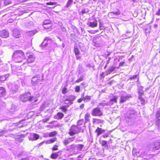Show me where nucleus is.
<instances>
[{
  "mask_svg": "<svg viewBox=\"0 0 160 160\" xmlns=\"http://www.w3.org/2000/svg\"><path fill=\"white\" fill-rule=\"evenodd\" d=\"M58 146L55 145L52 148V150L54 151L57 150L58 149Z\"/></svg>",
  "mask_w": 160,
  "mask_h": 160,
  "instance_id": "864d4df0",
  "label": "nucleus"
},
{
  "mask_svg": "<svg viewBox=\"0 0 160 160\" xmlns=\"http://www.w3.org/2000/svg\"><path fill=\"white\" fill-rule=\"evenodd\" d=\"M67 92V89L66 88H64L62 90V93L65 94Z\"/></svg>",
  "mask_w": 160,
  "mask_h": 160,
  "instance_id": "603ef678",
  "label": "nucleus"
},
{
  "mask_svg": "<svg viewBox=\"0 0 160 160\" xmlns=\"http://www.w3.org/2000/svg\"><path fill=\"white\" fill-rule=\"evenodd\" d=\"M70 142H70L69 140V139L68 138L67 139H66L64 140L63 141V143L64 145L65 146L67 145L68 144H69Z\"/></svg>",
  "mask_w": 160,
  "mask_h": 160,
  "instance_id": "c756f323",
  "label": "nucleus"
},
{
  "mask_svg": "<svg viewBox=\"0 0 160 160\" xmlns=\"http://www.w3.org/2000/svg\"><path fill=\"white\" fill-rule=\"evenodd\" d=\"M118 96H115L113 97L112 98L110 99V103L112 105L114 103H116L118 99Z\"/></svg>",
  "mask_w": 160,
  "mask_h": 160,
  "instance_id": "f3484780",
  "label": "nucleus"
},
{
  "mask_svg": "<svg viewBox=\"0 0 160 160\" xmlns=\"http://www.w3.org/2000/svg\"><path fill=\"white\" fill-rule=\"evenodd\" d=\"M84 106V104H82L80 106V108L81 109L83 108Z\"/></svg>",
  "mask_w": 160,
  "mask_h": 160,
  "instance_id": "e2e57ef3",
  "label": "nucleus"
},
{
  "mask_svg": "<svg viewBox=\"0 0 160 160\" xmlns=\"http://www.w3.org/2000/svg\"><path fill=\"white\" fill-rule=\"evenodd\" d=\"M87 24L88 25L89 27L92 28L96 27L97 26V21L95 19L90 20L88 21L87 23Z\"/></svg>",
  "mask_w": 160,
  "mask_h": 160,
  "instance_id": "6e6552de",
  "label": "nucleus"
},
{
  "mask_svg": "<svg viewBox=\"0 0 160 160\" xmlns=\"http://www.w3.org/2000/svg\"><path fill=\"white\" fill-rule=\"evenodd\" d=\"M84 123V120L83 119H81L79 121L77 125L78 127H80V126L82 125L83 123Z\"/></svg>",
  "mask_w": 160,
  "mask_h": 160,
  "instance_id": "4c0bfd02",
  "label": "nucleus"
},
{
  "mask_svg": "<svg viewBox=\"0 0 160 160\" xmlns=\"http://www.w3.org/2000/svg\"><path fill=\"white\" fill-rule=\"evenodd\" d=\"M74 52L76 55H78L79 54V51L78 48L74 47Z\"/></svg>",
  "mask_w": 160,
  "mask_h": 160,
  "instance_id": "a19ab883",
  "label": "nucleus"
},
{
  "mask_svg": "<svg viewBox=\"0 0 160 160\" xmlns=\"http://www.w3.org/2000/svg\"><path fill=\"white\" fill-rule=\"evenodd\" d=\"M12 32L13 36L16 38H19L21 36L20 31L17 29H14Z\"/></svg>",
  "mask_w": 160,
  "mask_h": 160,
  "instance_id": "9b49d317",
  "label": "nucleus"
},
{
  "mask_svg": "<svg viewBox=\"0 0 160 160\" xmlns=\"http://www.w3.org/2000/svg\"><path fill=\"white\" fill-rule=\"evenodd\" d=\"M61 152L60 151L58 152L52 153L51 156V157L53 159L56 158L58 156L61 154Z\"/></svg>",
  "mask_w": 160,
  "mask_h": 160,
  "instance_id": "6ab92c4d",
  "label": "nucleus"
},
{
  "mask_svg": "<svg viewBox=\"0 0 160 160\" xmlns=\"http://www.w3.org/2000/svg\"><path fill=\"white\" fill-rule=\"evenodd\" d=\"M62 31L63 32H65V31H66V29L64 27L62 28Z\"/></svg>",
  "mask_w": 160,
  "mask_h": 160,
  "instance_id": "338daca9",
  "label": "nucleus"
},
{
  "mask_svg": "<svg viewBox=\"0 0 160 160\" xmlns=\"http://www.w3.org/2000/svg\"><path fill=\"white\" fill-rule=\"evenodd\" d=\"M64 114L61 112H58L55 116L56 118L57 119H61L63 118Z\"/></svg>",
  "mask_w": 160,
  "mask_h": 160,
  "instance_id": "5701e85b",
  "label": "nucleus"
},
{
  "mask_svg": "<svg viewBox=\"0 0 160 160\" xmlns=\"http://www.w3.org/2000/svg\"><path fill=\"white\" fill-rule=\"evenodd\" d=\"M91 114L93 116L100 117L102 115V112L99 108L97 107L92 110Z\"/></svg>",
  "mask_w": 160,
  "mask_h": 160,
  "instance_id": "423d86ee",
  "label": "nucleus"
},
{
  "mask_svg": "<svg viewBox=\"0 0 160 160\" xmlns=\"http://www.w3.org/2000/svg\"><path fill=\"white\" fill-rule=\"evenodd\" d=\"M68 138L69 140V141L71 142L73 141L74 140V137L69 138Z\"/></svg>",
  "mask_w": 160,
  "mask_h": 160,
  "instance_id": "6e6d98bb",
  "label": "nucleus"
},
{
  "mask_svg": "<svg viewBox=\"0 0 160 160\" xmlns=\"http://www.w3.org/2000/svg\"><path fill=\"white\" fill-rule=\"evenodd\" d=\"M9 76V74H6L5 75L1 76L0 78V80L1 81H4Z\"/></svg>",
  "mask_w": 160,
  "mask_h": 160,
  "instance_id": "cd10ccee",
  "label": "nucleus"
},
{
  "mask_svg": "<svg viewBox=\"0 0 160 160\" xmlns=\"http://www.w3.org/2000/svg\"><path fill=\"white\" fill-rule=\"evenodd\" d=\"M17 75L20 77H18L21 80L24 79L25 78V74H22L21 72H18V74H17Z\"/></svg>",
  "mask_w": 160,
  "mask_h": 160,
  "instance_id": "b1692460",
  "label": "nucleus"
},
{
  "mask_svg": "<svg viewBox=\"0 0 160 160\" xmlns=\"http://www.w3.org/2000/svg\"><path fill=\"white\" fill-rule=\"evenodd\" d=\"M43 28L46 29H49L51 28V24H49L47 25H43Z\"/></svg>",
  "mask_w": 160,
  "mask_h": 160,
  "instance_id": "ea45409f",
  "label": "nucleus"
},
{
  "mask_svg": "<svg viewBox=\"0 0 160 160\" xmlns=\"http://www.w3.org/2000/svg\"><path fill=\"white\" fill-rule=\"evenodd\" d=\"M91 96L87 95L83 98L84 101L85 102H88L91 99Z\"/></svg>",
  "mask_w": 160,
  "mask_h": 160,
  "instance_id": "7c9ffc66",
  "label": "nucleus"
},
{
  "mask_svg": "<svg viewBox=\"0 0 160 160\" xmlns=\"http://www.w3.org/2000/svg\"><path fill=\"white\" fill-rule=\"evenodd\" d=\"M5 94V90L2 87H0V95L1 96H3Z\"/></svg>",
  "mask_w": 160,
  "mask_h": 160,
  "instance_id": "393cba45",
  "label": "nucleus"
},
{
  "mask_svg": "<svg viewBox=\"0 0 160 160\" xmlns=\"http://www.w3.org/2000/svg\"><path fill=\"white\" fill-rule=\"evenodd\" d=\"M100 143L102 146H104V148L106 149H108V145L107 144V141L103 140L100 141Z\"/></svg>",
  "mask_w": 160,
  "mask_h": 160,
  "instance_id": "a211bd4d",
  "label": "nucleus"
},
{
  "mask_svg": "<svg viewBox=\"0 0 160 160\" xmlns=\"http://www.w3.org/2000/svg\"><path fill=\"white\" fill-rule=\"evenodd\" d=\"M141 154L139 155V156L141 157H143L144 156H146L148 154V151L147 150H145L141 152Z\"/></svg>",
  "mask_w": 160,
  "mask_h": 160,
  "instance_id": "c85d7f7f",
  "label": "nucleus"
},
{
  "mask_svg": "<svg viewBox=\"0 0 160 160\" xmlns=\"http://www.w3.org/2000/svg\"><path fill=\"white\" fill-rule=\"evenodd\" d=\"M99 105L102 106H105L107 105V104L102 101V102L99 103Z\"/></svg>",
  "mask_w": 160,
  "mask_h": 160,
  "instance_id": "8fccbe9b",
  "label": "nucleus"
},
{
  "mask_svg": "<svg viewBox=\"0 0 160 160\" xmlns=\"http://www.w3.org/2000/svg\"><path fill=\"white\" fill-rule=\"evenodd\" d=\"M135 113V111L132 109H131L128 112V113L129 114L130 116H129V118H130L131 117V115L134 114Z\"/></svg>",
  "mask_w": 160,
  "mask_h": 160,
  "instance_id": "2f4dec72",
  "label": "nucleus"
},
{
  "mask_svg": "<svg viewBox=\"0 0 160 160\" xmlns=\"http://www.w3.org/2000/svg\"><path fill=\"white\" fill-rule=\"evenodd\" d=\"M75 99V97L71 95L64 98V104H67V107H68L73 103V101Z\"/></svg>",
  "mask_w": 160,
  "mask_h": 160,
  "instance_id": "39448f33",
  "label": "nucleus"
},
{
  "mask_svg": "<svg viewBox=\"0 0 160 160\" xmlns=\"http://www.w3.org/2000/svg\"><path fill=\"white\" fill-rule=\"evenodd\" d=\"M90 114L88 113H87L85 116V122H88L89 121V118L90 117Z\"/></svg>",
  "mask_w": 160,
  "mask_h": 160,
  "instance_id": "bb28decb",
  "label": "nucleus"
},
{
  "mask_svg": "<svg viewBox=\"0 0 160 160\" xmlns=\"http://www.w3.org/2000/svg\"><path fill=\"white\" fill-rule=\"evenodd\" d=\"M35 60V57L32 55H30L28 56V59H27L28 62V63H32Z\"/></svg>",
  "mask_w": 160,
  "mask_h": 160,
  "instance_id": "2eb2a0df",
  "label": "nucleus"
},
{
  "mask_svg": "<svg viewBox=\"0 0 160 160\" xmlns=\"http://www.w3.org/2000/svg\"><path fill=\"white\" fill-rule=\"evenodd\" d=\"M99 29L100 30H102L104 29V28L102 25L101 24L99 25Z\"/></svg>",
  "mask_w": 160,
  "mask_h": 160,
  "instance_id": "13d9d810",
  "label": "nucleus"
},
{
  "mask_svg": "<svg viewBox=\"0 0 160 160\" xmlns=\"http://www.w3.org/2000/svg\"><path fill=\"white\" fill-rule=\"evenodd\" d=\"M57 134V132L53 131L48 133V136L50 137H52L55 136Z\"/></svg>",
  "mask_w": 160,
  "mask_h": 160,
  "instance_id": "72a5a7b5",
  "label": "nucleus"
},
{
  "mask_svg": "<svg viewBox=\"0 0 160 160\" xmlns=\"http://www.w3.org/2000/svg\"><path fill=\"white\" fill-rule=\"evenodd\" d=\"M89 10L87 8L83 9L82 11V13L84 14L89 12Z\"/></svg>",
  "mask_w": 160,
  "mask_h": 160,
  "instance_id": "37998d69",
  "label": "nucleus"
},
{
  "mask_svg": "<svg viewBox=\"0 0 160 160\" xmlns=\"http://www.w3.org/2000/svg\"><path fill=\"white\" fill-rule=\"evenodd\" d=\"M4 5H7L10 4L11 3V0H5L3 1Z\"/></svg>",
  "mask_w": 160,
  "mask_h": 160,
  "instance_id": "f704fd0d",
  "label": "nucleus"
},
{
  "mask_svg": "<svg viewBox=\"0 0 160 160\" xmlns=\"http://www.w3.org/2000/svg\"><path fill=\"white\" fill-rule=\"evenodd\" d=\"M48 120H49V119L48 118V119H43L42 121H43V122H47V121H48Z\"/></svg>",
  "mask_w": 160,
  "mask_h": 160,
  "instance_id": "0e129e2a",
  "label": "nucleus"
},
{
  "mask_svg": "<svg viewBox=\"0 0 160 160\" xmlns=\"http://www.w3.org/2000/svg\"><path fill=\"white\" fill-rule=\"evenodd\" d=\"M12 59L16 62H20L25 58V57L23 52L21 50H17L14 52Z\"/></svg>",
  "mask_w": 160,
  "mask_h": 160,
  "instance_id": "f257e3e1",
  "label": "nucleus"
},
{
  "mask_svg": "<svg viewBox=\"0 0 160 160\" xmlns=\"http://www.w3.org/2000/svg\"><path fill=\"white\" fill-rule=\"evenodd\" d=\"M139 96H141L144 94L143 91L142 89L139 88L138 91Z\"/></svg>",
  "mask_w": 160,
  "mask_h": 160,
  "instance_id": "de8ad7c7",
  "label": "nucleus"
},
{
  "mask_svg": "<svg viewBox=\"0 0 160 160\" xmlns=\"http://www.w3.org/2000/svg\"><path fill=\"white\" fill-rule=\"evenodd\" d=\"M139 99L140 100V103L141 104L143 105L145 103V100H144L142 97L141 96H139L138 97Z\"/></svg>",
  "mask_w": 160,
  "mask_h": 160,
  "instance_id": "c9c22d12",
  "label": "nucleus"
},
{
  "mask_svg": "<svg viewBox=\"0 0 160 160\" xmlns=\"http://www.w3.org/2000/svg\"><path fill=\"white\" fill-rule=\"evenodd\" d=\"M96 132H97L98 136H99L102 133L104 132L105 130L104 129H102L101 128H98L96 130Z\"/></svg>",
  "mask_w": 160,
  "mask_h": 160,
  "instance_id": "aec40b11",
  "label": "nucleus"
},
{
  "mask_svg": "<svg viewBox=\"0 0 160 160\" xmlns=\"http://www.w3.org/2000/svg\"><path fill=\"white\" fill-rule=\"evenodd\" d=\"M72 0H68L67 4L66 5V7L68 8L72 4Z\"/></svg>",
  "mask_w": 160,
  "mask_h": 160,
  "instance_id": "e433bc0d",
  "label": "nucleus"
},
{
  "mask_svg": "<svg viewBox=\"0 0 160 160\" xmlns=\"http://www.w3.org/2000/svg\"><path fill=\"white\" fill-rule=\"evenodd\" d=\"M56 3L55 2H47L46 4L47 5H56Z\"/></svg>",
  "mask_w": 160,
  "mask_h": 160,
  "instance_id": "09e8293b",
  "label": "nucleus"
},
{
  "mask_svg": "<svg viewBox=\"0 0 160 160\" xmlns=\"http://www.w3.org/2000/svg\"><path fill=\"white\" fill-rule=\"evenodd\" d=\"M125 62H120L119 64V66H122L125 63Z\"/></svg>",
  "mask_w": 160,
  "mask_h": 160,
  "instance_id": "052dcab7",
  "label": "nucleus"
},
{
  "mask_svg": "<svg viewBox=\"0 0 160 160\" xmlns=\"http://www.w3.org/2000/svg\"><path fill=\"white\" fill-rule=\"evenodd\" d=\"M116 68V67L114 66H110L108 70L106 72V75H108L111 73Z\"/></svg>",
  "mask_w": 160,
  "mask_h": 160,
  "instance_id": "4468645a",
  "label": "nucleus"
},
{
  "mask_svg": "<svg viewBox=\"0 0 160 160\" xmlns=\"http://www.w3.org/2000/svg\"><path fill=\"white\" fill-rule=\"evenodd\" d=\"M80 88L79 86H77L75 88V92H78L80 91Z\"/></svg>",
  "mask_w": 160,
  "mask_h": 160,
  "instance_id": "3c124183",
  "label": "nucleus"
},
{
  "mask_svg": "<svg viewBox=\"0 0 160 160\" xmlns=\"http://www.w3.org/2000/svg\"><path fill=\"white\" fill-rule=\"evenodd\" d=\"M130 97V96L128 95L121 96L120 97V103H123L126 101Z\"/></svg>",
  "mask_w": 160,
  "mask_h": 160,
  "instance_id": "ddd939ff",
  "label": "nucleus"
},
{
  "mask_svg": "<svg viewBox=\"0 0 160 160\" xmlns=\"http://www.w3.org/2000/svg\"><path fill=\"white\" fill-rule=\"evenodd\" d=\"M20 99L23 102H26L29 101L30 102H35L37 101L38 100L33 97L30 96V94L29 93L27 94L22 95L20 96Z\"/></svg>",
  "mask_w": 160,
  "mask_h": 160,
  "instance_id": "f03ea898",
  "label": "nucleus"
},
{
  "mask_svg": "<svg viewBox=\"0 0 160 160\" xmlns=\"http://www.w3.org/2000/svg\"><path fill=\"white\" fill-rule=\"evenodd\" d=\"M9 35L8 32L5 30L0 31V36L2 38H7Z\"/></svg>",
  "mask_w": 160,
  "mask_h": 160,
  "instance_id": "9d476101",
  "label": "nucleus"
},
{
  "mask_svg": "<svg viewBox=\"0 0 160 160\" xmlns=\"http://www.w3.org/2000/svg\"><path fill=\"white\" fill-rule=\"evenodd\" d=\"M17 12H19V13L18 14L19 15H22L23 14V13L26 12H25V11H23L22 10H17Z\"/></svg>",
  "mask_w": 160,
  "mask_h": 160,
  "instance_id": "79ce46f5",
  "label": "nucleus"
},
{
  "mask_svg": "<svg viewBox=\"0 0 160 160\" xmlns=\"http://www.w3.org/2000/svg\"><path fill=\"white\" fill-rule=\"evenodd\" d=\"M137 75H135L133 76L132 77H130L129 78V79H133L136 78H137Z\"/></svg>",
  "mask_w": 160,
  "mask_h": 160,
  "instance_id": "4d7b16f0",
  "label": "nucleus"
},
{
  "mask_svg": "<svg viewBox=\"0 0 160 160\" xmlns=\"http://www.w3.org/2000/svg\"><path fill=\"white\" fill-rule=\"evenodd\" d=\"M57 140V138H53L50 139L48 141L47 143H51L55 141H56Z\"/></svg>",
  "mask_w": 160,
  "mask_h": 160,
  "instance_id": "473e14b6",
  "label": "nucleus"
},
{
  "mask_svg": "<svg viewBox=\"0 0 160 160\" xmlns=\"http://www.w3.org/2000/svg\"><path fill=\"white\" fill-rule=\"evenodd\" d=\"M82 78H80L78 79L75 82L76 83H78V82H79L82 81Z\"/></svg>",
  "mask_w": 160,
  "mask_h": 160,
  "instance_id": "5fc2aeb1",
  "label": "nucleus"
},
{
  "mask_svg": "<svg viewBox=\"0 0 160 160\" xmlns=\"http://www.w3.org/2000/svg\"><path fill=\"white\" fill-rule=\"evenodd\" d=\"M83 147L84 146L82 144H72L70 146H67L66 148V150L68 151L71 149L81 151Z\"/></svg>",
  "mask_w": 160,
  "mask_h": 160,
  "instance_id": "7ed1b4c3",
  "label": "nucleus"
},
{
  "mask_svg": "<svg viewBox=\"0 0 160 160\" xmlns=\"http://www.w3.org/2000/svg\"><path fill=\"white\" fill-rule=\"evenodd\" d=\"M41 80V78L38 75H37L32 77V83L33 85H36Z\"/></svg>",
  "mask_w": 160,
  "mask_h": 160,
  "instance_id": "0eeeda50",
  "label": "nucleus"
},
{
  "mask_svg": "<svg viewBox=\"0 0 160 160\" xmlns=\"http://www.w3.org/2000/svg\"><path fill=\"white\" fill-rule=\"evenodd\" d=\"M157 14L158 15H160V9H159V10L157 12Z\"/></svg>",
  "mask_w": 160,
  "mask_h": 160,
  "instance_id": "69168bd1",
  "label": "nucleus"
},
{
  "mask_svg": "<svg viewBox=\"0 0 160 160\" xmlns=\"http://www.w3.org/2000/svg\"><path fill=\"white\" fill-rule=\"evenodd\" d=\"M98 30H91L88 31V32L90 33L91 34H95L96 32H98Z\"/></svg>",
  "mask_w": 160,
  "mask_h": 160,
  "instance_id": "a18cd8bd",
  "label": "nucleus"
},
{
  "mask_svg": "<svg viewBox=\"0 0 160 160\" xmlns=\"http://www.w3.org/2000/svg\"><path fill=\"white\" fill-rule=\"evenodd\" d=\"M39 137V136L38 134L34 133L31 135V138H30L29 139L30 140L33 141L38 139Z\"/></svg>",
  "mask_w": 160,
  "mask_h": 160,
  "instance_id": "dca6fc26",
  "label": "nucleus"
},
{
  "mask_svg": "<svg viewBox=\"0 0 160 160\" xmlns=\"http://www.w3.org/2000/svg\"><path fill=\"white\" fill-rule=\"evenodd\" d=\"M151 148L153 151L159 149L160 148V142H157L154 143L152 145Z\"/></svg>",
  "mask_w": 160,
  "mask_h": 160,
  "instance_id": "1a4fd4ad",
  "label": "nucleus"
},
{
  "mask_svg": "<svg viewBox=\"0 0 160 160\" xmlns=\"http://www.w3.org/2000/svg\"><path fill=\"white\" fill-rule=\"evenodd\" d=\"M103 121L102 120L97 119L93 118L92 119V122L93 123H102L103 122Z\"/></svg>",
  "mask_w": 160,
  "mask_h": 160,
  "instance_id": "4be33fe9",
  "label": "nucleus"
},
{
  "mask_svg": "<svg viewBox=\"0 0 160 160\" xmlns=\"http://www.w3.org/2000/svg\"><path fill=\"white\" fill-rule=\"evenodd\" d=\"M82 100L84 101L83 98H81L78 100V102L80 103Z\"/></svg>",
  "mask_w": 160,
  "mask_h": 160,
  "instance_id": "bf43d9fd",
  "label": "nucleus"
},
{
  "mask_svg": "<svg viewBox=\"0 0 160 160\" xmlns=\"http://www.w3.org/2000/svg\"><path fill=\"white\" fill-rule=\"evenodd\" d=\"M81 129V127L76 126H72L69 130L68 134L70 136H72L79 132Z\"/></svg>",
  "mask_w": 160,
  "mask_h": 160,
  "instance_id": "20e7f679",
  "label": "nucleus"
},
{
  "mask_svg": "<svg viewBox=\"0 0 160 160\" xmlns=\"http://www.w3.org/2000/svg\"><path fill=\"white\" fill-rule=\"evenodd\" d=\"M120 11L119 10H118L117 12H109L108 15L109 16H113V14L115 16H118L120 15Z\"/></svg>",
  "mask_w": 160,
  "mask_h": 160,
  "instance_id": "412c9836",
  "label": "nucleus"
},
{
  "mask_svg": "<svg viewBox=\"0 0 160 160\" xmlns=\"http://www.w3.org/2000/svg\"><path fill=\"white\" fill-rule=\"evenodd\" d=\"M106 72H102L101 74V77H104L105 76H106Z\"/></svg>",
  "mask_w": 160,
  "mask_h": 160,
  "instance_id": "680f3d73",
  "label": "nucleus"
},
{
  "mask_svg": "<svg viewBox=\"0 0 160 160\" xmlns=\"http://www.w3.org/2000/svg\"><path fill=\"white\" fill-rule=\"evenodd\" d=\"M49 24H51V21L49 20H47L44 21L43 25H47Z\"/></svg>",
  "mask_w": 160,
  "mask_h": 160,
  "instance_id": "c03bdc74",
  "label": "nucleus"
},
{
  "mask_svg": "<svg viewBox=\"0 0 160 160\" xmlns=\"http://www.w3.org/2000/svg\"><path fill=\"white\" fill-rule=\"evenodd\" d=\"M67 106H63L60 107V108L63 112H65L67 111Z\"/></svg>",
  "mask_w": 160,
  "mask_h": 160,
  "instance_id": "58836bf2",
  "label": "nucleus"
},
{
  "mask_svg": "<svg viewBox=\"0 0 160 160\" xmlns=\"http://www.w3.org/2000/svg\"><path fill=\"white\" fill-rule=\"evenodd\" d=\"M51 41V39L49 38H46L45 39L42 43L40 45V46L42 47L43 46H46L50 43Z\"/></svg>",
  "mask_w": 160,
  "mask_h": 160,
  "instance_id": "f8f14e48",
  "label": "nucleus"
},
{
  "mask_svg": "<svg viewBox=\"0 0 160 160\" xmlns=\"http://www.w3.org/2000/svg\"><path fill=\"white\" fill-rule=\"evenodd\" d=\"M89 160H96V159L94 158H91L89 159Z\"/></svg>",
  "mask_w": 160,
  "mask_h": 160,
  "instance_id": "774afa93",
  "label": "nucleus"
},
{
  "mask_svg": "<svg viewBox=\"0 0 160 160\" xmlns=\"http://www.w3.org/2000/svg\"><path fill=\"white\" fill-rule=\"evenodd\" d=\"M18 88V86L17 85H14L12 86L11 90L12 92H15Z\"/></svg>",
  "mask_w": 160,
  "mask_h": 160,
  "instance_id": "a878e982",
  "label": "nucleus"
},
{
  "mask_svg": "<svg viewBox=\"0 0 160 160\" xmlns=\"http://www.w3.org/2000/svg\"><path fill=\"white\" fill-rule=\"evenodd\" d=\"M160 117V110H158L157 111L156 114V118L157 119H159Z\"/></svg>",
  "mask_w": 160,
  "mask_h": 160,
  "instance_id": "49530a36",
  "label": "nucleus"
}]
</instances>
